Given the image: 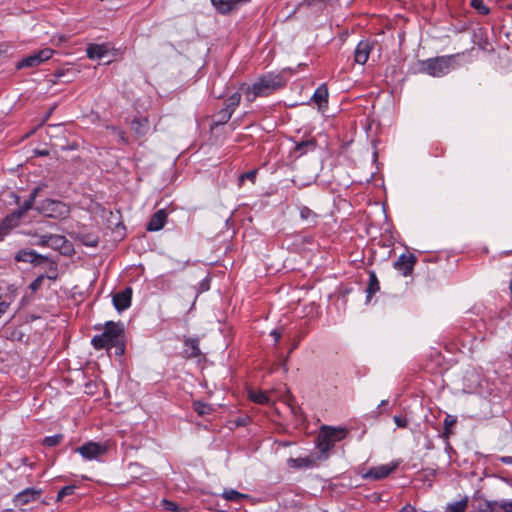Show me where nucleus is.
<instances>
[{"instance_id": "nucleus-1", "label": "nucleus", "mask_w": 512, "mask_h": 512, "mask_svg": "<svg viewBox=\"0 0 512 512\" xmlns=\"http://www.w3.org/2000/svg\"><path fill=\"white\" fill-rule=\"evenodd\" d=\"M286 72H292V69L284 68L280 72L270 71L259 76L252 85L243 84L241 89L244 91L246 100L251 103L258 97L270 96L283 88L287 83V79L284 77Z\"/></svg>"}, {"instance_id": "nucleus-2", "label": "nucleus", "mask_w": 512, "mask_h": 512, "mask_svg": "<svg viewBox=\"0 0 512 512\" xmlns=\"http://www.w3.org/2000/svg\"><path fill=\"white\" fill-rule=\"evenodd\" d=\"M91 344L96 350L106 349L108 352L114 350L116 356H122L125 352L123 325L113 321L106 322L104 331L95 335Z\"/></svg>"}, {"instance_id": "nucleus-3", "label": "nucleus", "mask_w": 512, "mask_h": 512, "mask_svg": "<svg viewBox=\"0 0 512 512\" xmlns=\"http://www.w3.org/2000/svg\"><path fill=\"white\" fill-rule=\"evenodd\" d=\"M451 57H437L421 62V70L433 77H442L450 72Z\"/></svg>"}, {"instance_id": "nucleus-4", "label": "nucleus", "mask_w": 512, "mask_h": 512, "mask_svg": "<svg viewBox=\"0 0 512 512\" xmlns=\"http://www.w3.org/2000/svg\"><path fill=\"white\" fill-rule=\"evenodd\" d=\"M39 210L44 213L45 216L56 219H65L70 214V208L66 203L53 199L42 201Z\"/></svg>"}, {"instance_id": "nucleus-5", "label": "nucleus", "mask_w": 512, "mask_h": 512, "mask_svg": "<svg viewBox=\"0 0 512 512\" xmlns=\"http://www.w3.org/2000/svg\"><path fill=\"white\" fill-rule=\"evenodd\" d=\"M53 54H54L53 49H51L49 47L43 48L39 51H36V52L24 57L20 61H18L15 65V67L17 70H21L24 68L38 67L39 65H41L44 62L51 59Z\"/></svg>"}, {"instance_id": "nucleus-6", "label": "nucleus", "mask_w": 512, "mask_h": 512, "mask_svg": "<svg viewBox=\"0 0 512 512\" xmlns=\"http://www.w3.org/2000/svg\"><path fill=\"white\" fill-rule=\"evenodd\" d=\"M108 450L107 445L99 442L88 441L82 446L76 448L83 459L87 461L98 460L100 456L104 455Z\"/></svg>"}, {"instance_id": "nucleus-7", "label": "nucleus", "mask_w": 512, "mask_h": 512, "mask_svg": "<svg viewBox=\"0 0 512 512\" xmlns=\"http://www.w3.org/2000/svg\"><path fill=\"white\" fill-rule=\"evenodd\" d=\"M399 463L397 461H392L387 464L378 465L368 469L361 476L366 480H383L387 478L393 471H395L398 467Z\"/></svg>"}, {"instance_id": "nucleus-8", "label": "nucleus", "mask_w": 512, "mask_h": 512, "mask_svg": "<svg viewBox=\"0 0 512 512\" xmlns=\"http://www.w3.org/2000/svg\"><path fill=\"white\" fill-rule=\"evenodd\" d=\"M294 142V148L291 153L296 157H302L309 152H313L317 148V140L314 137H306L300 140H292Z\"/></svg>"}, {"instance_id": "nucleus-9", "label": "nucleus", "mask_w": 512, "mask_h": 512, "mask_svg": "<svg viewBox=\"0 0 512 512\" xmlns=\"http://www.w3.org/2000/svg\"><path fill=\"white\" fill-rule=\"evenodd\" d=\"M416 262L417 257L414 254H401L394 262L393 266L396 270L401 272L403 276L407 277L412 274Z\"/></svg>"}, {"instance_id": "nucleus-10", "label": "nucleus", "mask_w": 512, "mask_h": 512, "mask_svg": "<svg viewBox=\"0 0 512 512\" xmlns=\"http://www.w3.org/2000/svg\"><path fill=\"white\" fill-rule=\"evenodd\" d=\"M42 494L41 489L34 487H28L20 491L13 497V503L15 506H24L31 502L36 501Z\"/></svg>"}, {"instance_id": "nucleus-11", "label": "nucleus", "mask_w": 512, "mask_h": 512, "mask_svg": "<svg viewBox=\"0 0 512 512\" xmlns=\"http://www.w3.org/2000/svg\"><path fill=\"white\" fill-rule=\"evenodd\" d=\"M112 302L118 312L128 309L132 302V288L126 287L124 290L115 293Z\"/></svg>"}, {"instance_id": "nucleus-12", "label": "nucleus", "mask_w": 512, "mask_h": 512, "mask_svg": "<svg viewBox=\"0 0 512 512\" xmlns=\"http://www.w3.org/2000/svg\"><path fill=\"white\" fill-rule=\"evenodd\" d=\"M14 258L17 262L31 263L34 265L42 264L45 260H47V257L38 254L35 250L32 249L19 250L15 254Z\"/></svg>"}, {"instance_id": "nucleus-13", "label": "nucleus", "mask_w": 512, "mask_h": 512, "mask_svg": "<svg viewBox=\"0 0 512 512\" xmlns=\"http://www.w3.org/2000/svg\"><path fill=\"white\" fill-rule=\"evenodd\" d=\"M373 49V43L370 40H361L354 52V60L357 64L364 65L369 59V55Z\"/></svg>"}, {"instance_id": "nucleus-14", "label": "nucleus", "mask_w": 512, "mask_h": 512, "mask_svg": "<svg viewBox=\"0 0 512 512\" xmlns=\"http://www.w3.org/2000/svg\"><path fill=\"white\" fill-rule=\"evenodd\" d=\"M495 508H500L503 512H512V499H503L500 501H485L481 507L482 512H493Z\"/></svg>"}, {"instance_id": "nucleus-15", "label": "nucleus", "mask_w": 512, "mask_h": 512, "mask_svg": "<svg viewBox=\"0 0 512 512\" xmlns=\"http://www.w3.org/2000/svg\"><path fill=\"white\" fill-rule=\"evenodd\" d=\"M167 220V213L164 209H160L157 212H155L152 217L150 218L148 224H147V230L151 232L159 231L161 230Z\"/></svg>"}, {"instance_id": "nucleus-16", "label": "nucleus", "mask_w": 512, "mask_h": 512, "mask_svg": "<svg viewBox=\"0 0 512 512\" xmlns=\"http://www.w3.org/2000/svg\"><path fill=\"white\" fill-rule=\"evenodd\" d=\"M250 0H211L213 6L222 14L233 10L240 3H247Z\"/></svg>"}, {"instance_id": "nucleus-17", "label": "nucleus", "mask_w": 512, "mask_h": 512, "mask_svg": "<svg viewBox=\"0 0 512 512\" xmlns=\"http://www.w3.org/2000/svg\"><path fill=\"white\" fill-rule=\"evenodd\" d=\"M183 353L188 358L199 357L201 355L199 340L197 338H186Z\"/></svg>"}, {"instance_id": "nucleus-18", "label": "nucleus", "mask_w": 512, "mask_h": 512, "mask_svg": "<svg viewBox=\"0 0 512 512\" xmlns=\"http://www.w3.org/2000/svg\"><path fill=\"white\" fill-rule=\"evenodd\" d=\"M86 52L89 59L100 60L108 54V47L106 44H90Z\"/></svg>"}, {"instance_id": "nucleus-19", "label": "nucleus", "mask_w": 512, "mask_h": 512, "mask_svg": "<svg viewBox=\"0 0 512 512\" xmlns=\"http://www.w3.org/2000/svg\"><path fill=\"white\" fill-rule=\"evenodd\" d=\"M328 88L326 84H321L312 95L311 100L315 102L319 108L326 106L328 103Z\"/></svg>"}, {"instance_id": "nucleus-20", "label": "nucleus", "mask_w": 512, "mask_h": 512, "mask_svg": "<svg viewBox=\"0 0 512 512\" xmlns=\"http://www.w3.org/2000/svg\"><path fill=\"white\" fill-rule=\"evenodd\" d=\"M131 128L136 134L144 136L150 130L149 120L146 117H136L131 123Z\"/></svg>"}, {"instance_id": "nucleus-21", "label": "nucleus", "mask_w": 512, "mask_h": 512, "mask_svg": "<svg viewBox=\"0 0 512 512\" xmlns=\"http://www.w3.org/2000/svg\"><path fill=\"white\" fill-rule=\"evenodd\" d=\"M315 460L312 457H298L287 459V465L293 469L312 468Z\"/></svg>"}, {"instance_id": "nucleus-22", "label": "nucleus", "mask_w": 512, "mask_h": 512, "mask_svg": "<svg viewBox=\"0 0 512 512\" xmlns=\"http://www.w3.org/2000/svg\"><path fill=\"white\" fill-rule=\"evenodd\" d=\"M322 435H326L328 440H331L332 443H336L341 441L346 436V430L335 427L324 428L321 432Z\"/></svg>"}, {"instance_id": "nucleus-23", "label": "nucleus", "mask_w": 512, "mask_h": 512, "mask_svg": "<svg viewBox=\"0 0 512 512\" xmlns=\"http://www.w3.org/2000/svg\"><path fill=\"white\" fill-rule=\"evenodd\" d=\"M222 498L226 501L234 502V503H241L243 499H249L250 495L241 493L237 490H234L232 488H225L222 492Z\"/></svg>"}, {"instance_id": "nucleus-24", "label": "nucleus", "mask_w": 512, "mask_h": 512, "mask_svg": "<svg viewBox=\"0 0 512 512\" xmlns=\"http://www.w3.org/2000/svg\"><path fill=\"white\" fill-rule=\"evenodd\" d=\"M233 113H234L233 111H231L230 109H228L226 107L220 109L214 115L213 125L214 126H219V125L226 124L230 120V118H231Z\"/></svg>"}, {"instance_id": "nucleus-25", "label": "nucleus", "mask_w": 512, "mask_h": 512, "mask_svg": "<svg viewBox=\"0 0 512 512\" xmlns=\"http://www.w3.org/2000/svg\"><path fill=\"white\" fill-rule=\"evenodd\" d=\"M21 218V212L13 211L2 219L1 224L10 231L19 224Z\"/></svg>"}, {"instance_id": "nucleus-26", "label": "nucleus", "mask_w": 512, "mask_h": 512, "mask_svg": "<svg viewBox=\"0 0 512 512\" xmlns=\"http://www.w3.org/2000/svg\"><path fill=\"white\" fill-rule=\"evenodd\" d=\"M317 447L320 452L325 455V458H327L328 452L334 447V443L328 440L326 435L320 433L317 440Z\"/></svg>"}, {"instance_id": "nucleus-27", "label": "nucleus", "mask_w": 512, "mask_h": 512, "mask_svg": "<svg viewBox=\"0 0 512 512\" xmlns=\"http://www.w3.org/2000/svg\"><path fill=\"white\" fill-rule=\"evenodd\" d=\"M468 506V498L464 497L463 499L455 502L448 503L445 512H465Z\"/></svg>"}, {"instance_id": "nucleus-28", "label": "nucleus", "mask_w": 512, "mask_h": 512, "mask_svg": "<svg viewBox=\"0 0 512 512\" xmlns=\"http://www.w3.org/2000/svg\"><path fill=\"white\" fill-rule=\"evenodd\" d=\"M379 289H380V284L377 279V276L374 272H371L369 274V283H368V287L366 289L367 300H369L372 297V295H374L376 292H378Z\"/></svg>"}, {"instance_id": "nucleus-29", "label": "nucleus", "mask_w": 512, "mask_h": 512, "mask_svg": "<svg viewBox=\"0 0 512 512\" xmlns=\"http://www.w3.org/2000/svg\"><path fill=\"white\" fill-rule=\"evenodd\" d=\"M300 218L310 224H315L318 215L307 206H301L299 208Z\"/></svg>"}, {"instance_id": "nucleus-30", "label": "nucleus", "mask_w": 512, "mask_h": 512, "mask_svg": "<svg viewBox=\"0 0 512 512\" xmlns=\"http://www.w3.org/2000/svg\"><path fill=\"white\" fill-rule=\"evenodd\" d=\"M192 406L194 411L197 412V414L200 416L209 415L213 411V408L210 404L204 403L202 401H194Z\"/></svg>"}, {"instance_id": "nucleus-31", "label": "nucleus", "mask_w": 512, "mask_h": 512, "mask_svg": "<svg viewBox=\"0 0 512 512\" xmlns=\"http://www.w3.org/2000/svg\"><path fill=\"white\" fill-rule=\"evenodd\" d=\"M38 191H39V188H35L31 194H30V197L29 199L25 200L24 203L22 204V206L15 210L16 212H21V217H23V215L32 208V205L35 201V198L38 194Z\"/></svg>"}, {"instance_id": "nucleus-32", "label": "nucleus", "mask_w": 512, "mask_h": 512, "mask_svg": "<svg viewBox=\"0 0 512 512\" xmlns=\"http://www.w3.org/2000/svg\"><path fill=\"white\" fill-rule=\"evenodd\" d=\"M457 419L455 416H452V415H447L444 419V428H443V433H442V436L443 438L445 439H448L450 437V435L452 434V430H451V427L453 425H455Z\"/></svg>"}, {"instance_id": "nucleus-33", "label": "nucleus", "mask_w": 512, "mask_h": 512, "mask_svg": "<svg viewBox=\"0 0 512 512\" xmlns=\"http://www.w3.org/2000/svg\"><path fill=\"white\" fill-rule=\"evenodd\" d=\"M55 278H56V276L51 277V276H47L45 274H41L31 282L29 288L31 289V291L33 293H35L42 287L45 280H47V279L54 280Z\"/></svg>"}, {"instance_id": "nucleus-34", "label": "nucleus", "mask_w": 512, "mask_h": 512, "mask_svg": "<svg viewBox=\"0 0 512 512\" xmlns=\"http://www.w3.org/2000/svg\"><path fill=\"white\" fill-rule=\"evenodd\" d=\"M240 101H241V94L239 92H234L227 98L225 107L234 112L236 110V108L239 106Z\"/></svg>"}, {"instance_id": "nucleus-35", "label": "nucleus", "mask_w": 512, "mask_h": 512, "mask_svg": "<svg viewBox=\"0 0 512 512\" xmlns=\"http://www.w3.org/2000/svg\"><path fill=\"white\" fill-rule=\"evenodd\" d=\"M63 438H64L63 434H55L52 436H46L43 439L42 444L46 447H55L61 443Z\"/></svg>"}, {"instance_id": "nucleus-36", "label": "nucleus", "mask_w": 512, "mask_h": 512, "mask_svg": "<svg viewBox=\"0 0 512 512\" xmlns=\"http://www.w3.org/2000/svg\"><path fill=\"white\" fill-rule=\"evenodd\" d=\"M470 4L481 15H487L490 13V8L483 0H471Z\"/></svg>"}, {"instance_id": "nucleus-37", "label": "nucleus", "mask_w": 512, "mask_h": 512, "mask_svg": "<svg viewBox=\"0 0 512 512\" xmlns=\"http://www.w3.org/2000/svg\"><path fill=\"white\" fill-rule=\"evenodd\" d=\"M76 489V485H67L62 487L57 493V501H61L65 497L73 495Z\"/></svg>"}, {"instance_id": "nucleus-38", "label": "nucleus", "mask_w": 512, "mask_h": 512, "mask_svg": "<svg viewBox=\"0 0 512 512\" xmlns=\"http://www.w3.org/2000/svg\"><path fill=\"white\" fill-rule=\"evenodd\" d=\"M250 398L257 404H266L269 401L268 396L262 391H254L250 393Z\"/></svg>"}, {"instance_id": "nucleus-39", "label": "nucleus", "mask_w": 512, "mask_h": 512, "mask_svg": "<svg viewBox=\"0 0 512 512\" xmlns=\"http://www.w3.org/2000/svg\"><path fill=\"white\" fill-rule=\"evenodd\" d=\"M162 506L167 511L186 512L185 508L179 507L176 503H174L173 501L167 500V499L162 500Z\"/></svg>"}, {"instance_id": "nucleus-40", "label": "nucleus", "mask_w": 512, "mask_h": 512, "mask_svg": "<svg viewBox=\"0 0 512 512\" xmlns=\"http://www.w3.org/2000/svg\"><path fill=\"white\" fill-rule=\"evenodd\" d=\"M50 240L51 242L49 247L52 248H61L67 242L66 238L61 235H52Z\"/></svg>"}, {"instance_id": "nucleus-41", "label": "nucleus", "mask_w": 512, "mask_h": 512, "mask_svg": "<svg viewBox=\"0 0 512 512\" xmlns=\"http://www.w3.org/2000/svg\"><path fill=\"white\" fill-rule=\"evenodd\" d=\"M256 179V170H251L246 173H243L239 176V184L241 185L245 180H250L254 182Z\"/></svg>"}, {"instance_id": "nucleus-42", "label": "nucleus", "mask_w": 512, "mask_h": 512, "mask_svg": "<svg viewBox=\"0 0 512 512\" xmlns=\"http://www.w3.org/2000/svg\"><path fill=\"white\" fill-rule=\"evenodd\" d=\"M393 420L398 428H405L408 426V419L406 417H402L400 415H395Z\"/></svg>"}, {"instance_id": "nucleus-43", "label": "nucleus", "mask_w": 512, "mask_h": 512, "mask_svg": "<svg viewBox=\"0 0 512 512\" xmlns=\"http://www.w3.org/2000/svg\"><path fill=\"white\" fill-rule=\"evenodd\" d=\"M314 180L313 179H310L308 180L307 182H302L298 179L297 176H295L293 179H292V182L298 187V188H303V187H306V186H309Z\"/></svg>"}, {"instance_id": "nucleus-44", "label": "nucleus", "mask_w": 512, "mask_h": 512, "mask_svg": "<svg viewBox=\"0 0 512 512\" xmlns=\"http://www.w3.org/2000/svg\"><path fill=\"white\" fill-rule=\"evenodd\" d=\"M51 237H52V234H50V235H42L40 237L39 244L42 245V246H48L49 247L50 242H51V240H50Z\"/></svg>"}, {"instance_id": "nucleus-45", "label": "nucleus", "mask_w": 512, "mask_h": 512, "mask_svg": "<svg viewBox=\"0 0 512 512\" xmlns=\"http://www.w3.org/2000/svg\"><path fill=\"white\" fill-rule=\"evenodd\" d=\"M20 463L24 466H28L31 470L35 468V464L29 462V459L27 457H23L20 459Z\"/></svg>"}, {"instance_id": "nucleus-46", "label": "nucleus", "mask_w": 512, "mask_h": 512, "mask_svg": "<svg viewBox=\"0 0 512 512\" xmlns=\"http://www.w3.org/2000/svg\"><path fill=\"white\" fill-rule=\"evenodd\" d=\"M209 289V279L205 278L200 283V292L207 291Z\"/></svg>"}, {"instance_id": "nucleus-47", "label": "nucleus", "mask_w": 512, "mask_h": 512, "mask_svg": "<svg viewBox=\"0 0 512 512\" xmlns=\"http://www.w3.org/2000/svg\"><path fill=\"white\" fill-rule=\"evenodd\" d=\"M499 461L506 465H512V456H499Z\"/></svg>"}, {"instance_id": "nucleus-48", "label": "nucleus", "mask_w": 512, "mask_h": 512, "mask_svg": "<svg viewBox=\"0 0 512 512\" xmlns=\"http://www.w3.org/2000/svg\"><path fill=\"white\" fill-rule=\"evenodd\" d=\"M270 335L274 339V344H276L280 340V338H281V333L278 330H276V329L272 330Z\"/></svg>"}, {"instance_id": "nucleus-49", "label": "nucleus", "mask_w": 512, "mask_h": 512, "mask_svg": "<svg viewBox=\"0 0 512 512\" xmlns=\"http://www.w3.org/2000/svg\"><path fill=\"white\" fill-rule=\"evenodd\" d=\"M9 232L10 231L0 223V241H2Z\"/></svg>"}, {"instance_id": "nucleus-50", "label": "nucleus", "mask_w": 512, "mask_h": 512, "mask_svg": "<svg viewBox=\"0 0 512 512\" xmlns=\"http://www.w3.org/2000/svg\"><path fill=\"white\" fill-rule=\"evenodd\" d=\"M400 512H416V509L411 505H405Z\"/></svg>"}, {"instance_id": "nucleus-51", "label": "nucleus", "mask_w": 512, "mask_h": 512, "mask_svg": "<svg viewBox=\"0 0 512 512\" xmlns=\"http://www.w3.org/2000/svg\"><path fill=\"white\" fill-rule=\"evenodd\" d=\"M85 244L88 246H91V247H95L98 244V240L97 239H92V240L88 239V242H86Z\"/></svg>"}, {"instance_id": "nucleus-52", "label": "nucleus", "mask_w": 512, "mask_h": 512, "mask_svg": "<svg viewBox=\"0 0 512 512\" xmlns=\"http://www.w3.org/2000/svg\"><path fill=\"white\" fill-rule=\"evenodd\" d=\"M8 308V304L5 301H0V309H3V313Z\"/></svg>"}, {"instance_id": "nucleus-53", "label": "nucleus", "mask_w": 512, "mask_h": 512, "mask_svg": "<svg viewBox=\"0 0 512 512\" xmlns=\"http://www.w3.org/2000/svg\"><path fill=\"white\" fill-rule=\"evenodd\" d=\"M387 402H388L387 400H382L379 406H380V407H381V406H384V405H386V404H387Z\"/></svg>"}, {"instance_id": "nucleus-54", "label": "nucleus", "mask_w": 512, "mask_h": 512, "mask_svg": "<svg viewBox=\"0 0 512 512\" xmlns=\"http://www.w3.org/2000/svg\"><path fill=\"white\" fill-rule=\"evenodd\" d=\"M509 9L512 10V3L509 5Z\"/></svg>"}]
</instances>
